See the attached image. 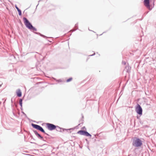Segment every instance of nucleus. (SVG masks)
<instances>
[{
    "instance_id": "1",
    "label": "nucleus",
    "mask_w": 156,
    "mask_h": 156,
    "mask_svg": "<svg viewBox=\"0 0 156 156\" xmlns=\"http://www.w3.org/2000/svg\"><path fill=\"white\" fill-rule=\"evenodd\" d=\"M23 20L25 26L29 29L32 31H37V29L34 27L29 20L26 17H23Z\"/></svg>"
},
{
    "instance_id": "2",
    "label": "nucleus",
    "mask_w": 156,
    "mask_h": 156,
    "mask_svg": "<svg viewBox=\"0 0 156 156\" xmlns=\"http://www.w3.org/2000/svg\"><path fill=\"white\" fill-rule=\"evenodd\" d=\"M142 145V141L139 138L134 137L133 139L132 145L136 147H141Z\"/></svg>"
},
{
    "instance_id": "3",
    "label": "nucleus",
    "mask_w": 156,
    "mask_h": 156,
    "mask_svg": "<svg viewBox=\"0 0 156 156\" xmlns=\"http://www.w3.org/2000/svg\"><path fill=\"white\" fill-rule=\"evenodd\" d=\"M144 4L145 6L149 10H151L154 6V2H153V5L150 4V0H144Z\"/></svg>"
},
{
    "instance_id": "4",
    "label": "nucleus",
    "mask_w": 156,
    "mask_h": 156,
    "mask_svg": "<svg viewBox=\"0 0 156 156\" xmlns=\"http://www.w3.org/2000/svg\"><path fill=\"white\" fill-rule=\"evenodd\" d=\"M135 111L137 114L141 116L142 115L143 109L140 105L137 104L135 107Z\"/></svg>"
},
{
    "instance_id": "5",
    "label": "nucleus",
    "mask_w": 156,
    "mask_h": 156,
    "mask_svg": "<svg viewBox=\"0 0 156 156\" xmlns=\"http://www.w3.org/2000/svg\"><path fill=\"white\" fill-rule=\"evenodd\" d=\"M46 128L50 131L55 130L56 128V126L53 124L47 123H46Z\"/></svg>"
},
{
    "instance_id": "6",
    "label": "nucleus",
    "mask_w": 156,
    "mask_h": 156,
    "mask_svg": "<svg viewBox=\"0 0 156 156\" xmlns=\"http://www.w3.org/2000/svg\"><path fill=\"white\" fill-rule=\"evenodd\" d=\"M55 129L57 131L60 132H62V131H64L65 130H70L71 129H72L70 128L69 129H66L64 128H61L58 126H56V128Z\"/></svg>"
},
{
    "instance_id": "7",
    "label": "nucleus",
    "mask_w": 156,
    "mask_h": 156,
    "mask_svg": "<svg viewBox=\"0 0 156 156\" xmlns=\"http://www.w3.org/2000/svg\"><path fill=\"white\" fill-rule=\"evenodd\" d=\"M33 132L34 133L35 135L39 139L45 141V140L44 139L43 137L39 134L37 131L36 130H33Z\"/></svg>"
},
{
    "instance_id": "8",
    "label": "nucleus",
    "mask_w": 156,
    "mask_h": 156,
    "mask_svg": "<svg viewBox=\"0 0 156 156\" xmlns=\"http://www.w3.org/2000/svg\"><path fill=\"white\" fill-rule=\"evenodd\" d=\"M38 130H39L41 132H42V133H43L44 134L47 135L48 136H50V135L48 134V133H46L44 130V129L42 128V127H41V126H40L39 128H38Z\"/></svg>"
},
{
    "instance_id": "9",
    "label": "nucleus",
    "mask_w": 156,
    "mask_h": 156,
    "mask_svg": "<svg viewBox=\"0 0 156 156\" xmlns=\"http://www.w3.org/2000/svg\"><path fill=\"white\" fill-rule=\"evenodd\" d=\"M86 131V130H80L77 132V133L81 135L85 136Z\"/></svg>"
},
{
    "instance_id": "10",
    "label": "nucleus",
    "mask_w": 156,
    "mask_h": 156,
    "mask_svg": "<svg viewBox=\"0 0 156 156\" xmlns=\"http://www.w3.org/2000/svg\"><path fill=\"white\" fill-rule=\"evenodd\" d=\"M34 33L35 34L38 35L44 38H51V37H47L45 36V35H44L39 32H34Z\"/></svg>"
},
{
    "instance_id": "11",
    "label": "nucleus",
    "mask_w": 156,
    "mask_h": 156,
    "mask_svg": "<svg viewBox=\"0 0 156 156\" xmlns=\"http://www.w3.org/2000/svg\"><path fill=\"white\" fill-rule=\"evenodd\" d=\"M17 96L19 97H20L22 96V92L20 89H19L16 92Z\"/></svg>"
},
{
    "instance_id": "12",
    "label": "nucleus",
    "mask_w": 156,
    "mask_h": 156,
    "mask_svg": "<svg viewBox=\"0 0 156 156\" xmlns=\"http://www.w3.org/2000/svg\"><path fill=\"white\" fill-rule=\"evenodd\" d=\"M31 125L32 127H33L34 128L37 130H38V128L40 126L39 125L36 124H34L33 123H32Z\"/></svg>"
},
{
    "instance_id": "13",
    "label": "nucleus",
    "mask_w": 156,
    "mask_h": 156,
    "mask_svg": "<svg viewBox=\"0 0 156 156\" xmlns=\"http://www.w3.org/2000/svg\"><path fill=\"white\" fill-rule=\"evenodd\" d=\"M85 136H87L90 137H91V135L87 131L86 132Z\"/></svg>"
},
{
    "instance_id": "14",
    "label": "nucleus",
    "mask_w": 156,
    "mask_h": 156,
    "mask_svg": "<svg viewBox=\"0 0 156 156\" xmlns=\"http://www.w3.org/2000/svg\"><path fill=\"white\" fill-rule=\"evenodd\" d=\"M78 23H77L76 24H75V29L73 30V31H74L78 29Z\"/></svg>"
},
{
    "instance_id": "15",
    "label": "nucleus",
    "mask_w": 156,
    "mask_h": 156,
    "mask_svg": "<svg viewBox=\"0 0 156 156\" xmlns=\"http://www.w3.org/2000/svg\"><path fill=\"white\" fill-rule=\"evenodd\" d=\"M22 101L23 99L22 98H20L19 101V105L21 107H22Z\"/></svg>"
},
{
    "instance_id": "16",
    "label": "nucleus",
    "mask_w": 156,
    "mask_h": 156,
    "mask_svg": "<svg viewBox=\"0 0 156 156\" xmlns=\"http://www.w3.org/2000/svg\"><path fill=\"white\" fill-rule=\"evenodd\" d=\"M72 79L73 78L72 77H70L66 80V82H69L71 81L72 80Z\"/></svg>"
},
{
    "instance_id": "17",
    "label": "nucleus",
    "mask_w": 156,
    "mask_h": 156,
    "mask_svg": "<svg viewBox=\"0 0 156 156\" xmlns=\"http://www.w3.org/2000/svg\"><path fill=\"white\" fill-rule=\"evenodd\" d=\"M17 11L18 12V14L19 16H21L22 15V12L21 11L20 9H19L18 10H17Z\"/></svg>"
},
{
    "instance_id": "18",
    "label": "nucleus",
    "mask_w": 156,
    "mask_h": 156,
    "mask_svg": "<svg viewBox=\"0 0 156 156\" xmlns=\"http://www.w3.org/2000/svg\"><path fill=\"white\" fill-rule=\"evenodd\" d=\"M53 78L54 80H55L56 81H57L58 82H61L62 81V80L61 79H59L58 80H57L56 79H55V78Z\"/></svg>"
},
{
    "instance_id": "19",
    "label": "nucleus",
    "mask_w": 156,
    "mask_h": 156,
    "mask_svg": "<svg viewBox=\"0 0 156 156\" xmlns=\"http://www.w3.org/2000/svg\"><path fill=\"white\" fill-rule=\"evenodd\" d=\"M140 116H140V115H139H139H137L136 116V117L137 119H138L139 120H140Z\"/></svg>"
},
{
    "instance_id": "20",
    "label": "nucleus",
    "mask_w": 156,
    "mask_h": 156,
    "mask_svg": "<svg viewBox=\"0 0 156 156\" xmlns=\"http://www.w3.org/2000/svg\"><path fill=\"white\" fill-rule=\"evenodd\" d=\"M11 58H12V59L13 58H15V57L13 55H12L11 56Z\"/></svg>"
},
{
    "instance_id": "21",
    "label": "nucleus",
    "mask_w": 156,
    "mask_h": 156,
    "mask_svg": "<svg viewBox=\"0 0 156 156\" xmlns=\"http://www.w3.org/2000/svg\"><path fill=\"white\" fill-rule=\"evenodd\" d=\"M22 113H23V115H24L26 117H27V115H26V114L23 112H22Z\"/></svg>"
},
{
    "instance_id": "22",
    "label": "nucleus",
    "mask_w": 156,
    "mask_h": 156,
    "mask_svg": "<svg viewBox=\"0 0 156 156\" xmlns=\"http://www.w3.org/2000/svg\"><path fill=\"white\" fill-rule=\"evenodd\" d=\"M15 7L16 8L17 10L20 9H19V8L16 5H15Z\"/></svg>"
},
{
    "instance_id": "23",
    "label": "nucleus",
    "mask_w": 156,
    "mask_h": 156,
    "mask_svg": "<svg viewBox=\"0 0 156 156\" xmlns=\"http://www.w3.org/2000/svg\"><path fill=\"white\" fill-rule=\"evenodd\" d=\"M122 63L124 65H125L126 64V62L125 61H123L122 62Z\"/></svg>"
},
{
    "instance_id": "24",
    "label": "nucleus",
    "mask_w": 156,
    "mask_h": 156,
    "mask_svg": "<svg viewBox=\"0 0 156 156\" xmlns=\"http://www.w3.org/2000/svg\"><path fill=\"white\" fill-rule=\"evenodd\" d=\"M98 135H99V134H95V135H94V137L93 138H94V137H96V136H98Z\"/></svg>"
},
{
    "instance_id": "25",
    "label": "nucleus",
    "mask_w": 156,
    "mask_h": 156,
    "mask_svg": "<svg viewBox=\"0 0 156 156\" xmlns=\"http://www.w3.org/2000/svg\"><path fill=\"white\" fill-rule=\"evenodd\" d=\"M95 53H94L92 55H89V56H94V55H95Z\"/></svg>"
},
{
    "instance_id": "26",
    "label": "nucleus",
    "mask_w": 156,
    "mask_h": 156,
    "mask_svg": "<svg viewBox=\"0 0 156 156\" xmlns=\"http://www.w3.org/2000/svg\"><path fill=\"white\" fill-rule=\"evenodd\" d=\"M30 137L31 138V139H33L34 140H35L33 138V136H30Z\"/></svg>"
},
{
    "instance_id": "27",
    "label": "nucleus",
    "mask_w": 156,
    "mask_h": 156,
    "mask_svg": "<svg viewBox=\"0 0 156 156\" xmlns=\"http://www.w3.org/2000/svg\"><path fill=\"white\" fill-rule=\"evenodd\" d=\"M106 32H104L102 34H101L100 35V36L101 35L105 33Z\"/></svg>"
},
{
    "instance_id": "28",
    "label": "nucleus",
    "mask_w": 156,
    "mask_h": 156,
    "mask_svg": "<svg viewBox=\"0 0 156 156\" xmlns=\"http://www.w3.org/2000/svg\"><path fill=\"white\" fill-rule=\"evenodd\" d=\"M85 129V126H83L82 128V129Z\"/></svg>"
},
{
    "instance_id": "29",
    "label": "nucleus",
    "mask_w": 156,
    "mask_h": 156,
    "mask_svg": "<svg viewBox=\"0 0 156 156\" xmlns=\"http://www.w3.org/2000/svg\"><path fill=\"white\" fill-rule=\"evenodd\" d=\"M20 109H21V110H23V108H22V107H21Z\"/></svg>"
},
{
    "instance_id": "30",
    "label": "nucleus",
    "mask_w": 156,
    "mask_h": 156,
    "mask_svg": "<svg viewBox=\"0 0 156 156\" xmlns=\"http://www.w3.org/2000/svg\"><path fill=\"white\" fill-rule=\"evenodd\" d=\"M31 143H34V144H37L36 143H34V142H31Z\"/></svg>"
},
{
    "instance_id": "31",
    "label": "nucleus",
    "mask_w": 156,
    "mask_h": 156,
    "mask_svg": "<svg viewBox=\"0 0 156 156\" xmlns=\"http://www.w3.org/2000/svg\"><path fill=\"white\" fill-rule=\"evenodd\" d=\"M11 101L12 103V102H13V101H12V98Z\"/></svg>"
},
{
    "instance_id": "32",
    "label": "nucleus",
    "mask_w": 156,
    "mask_h": 156,
    "mask_svg": "<svg viewBox=\"0 0 156 156\" xmlns=\"http://www.w3.org/2000/svg\"><path fill=\"white\" fill-rule=\"evenodd\" d=\"M88 30H90V31H93V32H95L94 31H92V30H90L89 29V28L88 29Z\"/></svg>"
},
{
    "instance_id": "33",
    "label": "nucleus",
    "mask_w": 156,
    "mask_h": 156,
    "mask_svg": "<svg viewBox=\"0 0 156 156\" xmlns=\"http://www.w3.org/2000/svg\"><path fill=\"white\" fill-rule=\"evenodd\" d=\"M85 140L87 142L88 141V140H87V139H85Z\"/></svg>"
},
{
    "instance_id": "34",
    "label": "nucleus",
    "mask_w": 156,
    "mask_h": 156,
    "mask_svg": "<svg viewBox=\"0 0 156 156\" xmlns=\"http://www.w3.org/2000/svg\"><path fill=\"white\" fill-rule=\"evenodd\" d=\"M48 41L49 42H51V41H49V40H48Z\"/></svg>"
},
{
    "instance_id": "35",
    "label": "nucleus",
    "mask_w": 156,
    "mask_h": 156,
    "mask_svg": "<svg viewBox=\"0 0 156 156\" xmlns=\"http://www.w3.org/2000/svg\"><path fill=\"white\" fill-rule=\"evenodd\" d=\"M38 4H38L37 5V6H36V8H37V6L38 5Z\"/></svg>"
},
{
    "instance_id": "36",
    "label": "nucleus",
    "mask_w": 156,
    "mask_h": 156,
    "mask_svg": "<svg viewBox=\"0 0 156 156\" xmlns=\"http://www.w3.org/2000/svg\"><path fill=\"white\" fill-rule=\"evenodd\" d=\"M80 148H82V147H80Z\"/></svg>"
},
{
    "instance_id": "37",
    "label": "nucleus",
    "mask_w": 156,
    "mask_h": 156,
    "mask_svg": "<svg viewBox=\"0 0 156 156\" xmlns=\"http://www.w3.org/2000/svg\"><path fill=\"white\" fill-rule=\"evenodd\" d=\"M148 12H146V14H147L148 13Z\"/></svg>"
},
{
    "instance_id": "38",
    "label": "nucleus",
    "mask_w": 156,
    "mask_h": 156,
    "mask_svg": "<svg viewBox=\"0 0 156 156\" xmlns=\"http://www.w3.org/2000/svg\"><path fill=\"white\" fill-rule=\"evenodd\" d=\"M1 84H0V87H1Z\"/></svg>"
},
{
    "instance_id": "39",
    "label": "nucleus",
    "mask_w": 156,
    "mask_h": 156,
    "mask_svg": "<svg viewBox=\"0 0 156 156\" xmlns=\"http://www.w3.org/2000/svg\"><path fill=\"white\" fill-rule=\"evenodd\" d=\"M82 118H83V116H82Z\"/></svg>"
}]
</instances>
